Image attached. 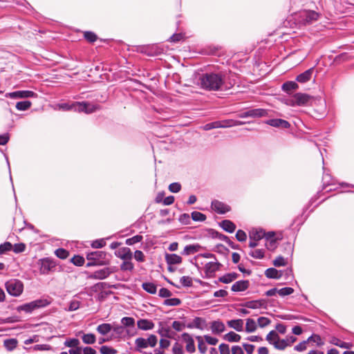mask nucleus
Listing matches in <instances>:
<instances>
[{
  "label": "nucleus",
  "instance_id": "obj_1",
  "mask_svg": "<svg viewBox=\"0 0 354 354\" xmlns=\"http://www.w3.org/2000/svg\"><path fill=\"white\" fill-rule=\"evenodd\" d=\"M191 80L200 88H222L225 83V75L222 71H194Z\"/></svg>",
  "mask_w": 354,
  "mask_h": 354
},
{
  "label": "nucleus",
  "instance_id": "obj_2",
  "mask_svg": "<svg viewBox=\"0 0 354 354\" xmlns=\"http://www.w3.org/2000/svg\"><path fill=\"white\" fill-rule=\"evenodd\" d=\"M320 14L313 10H301L291 13L284 23H287L291 28L292 22L295 28H301L302 26L312 24L317 21Z\"/></svg>",
  "mask_w": 354,
  "mask_h": 354
},
{
  "label": "nucleus",
  "instance_id": "obj_3",
  "mask_svg": "<svg viewBox=\"0 0 354 354\" xmlns=\"http://www.w3.org/2000/svg\"><path fill=\"white\" fill-rule=\"evenodd\" d=\"M165 47L164 44L159 45L157 44L139 46H138L137 51L149 57H156L166 53L167 50Z\"/></svg>",
  "mask_w": 354,
  "mask_h": 354
},
{
  "label": "nucleus",
  "instance_id": "obj_4",
  "mask_svg": "<svg viewBox=\"0 0 354 354\" xmlns=\"http://www.w3.org/2000/svg\"><path fill=\"white\" fill-rule=\"evenodd\" d=\"M107 254L103 251H95L87 254L86 258L90 262L86 265L87 267L92 266H104L109 263L106 258Z\"/></svg>",
  "mask_w": 354,
  "mask_h": 354
},
{
  "label": "nucleus",
  "instance_id": "obj_5",
  "mask_svg": "<svg viewBox=\"0 0 354 354\" xmlns=\"http://www.w3.org/2000/svg\"><path fill=\"white\" fill-rule=\"evenodd\" d=\"M158 343V338L155 335L151 334L148 338L138 337L135 340L136 350L142 352V350L149 346L155 347Z\"/></svg>",
  "mask_w": 354,
  "mask_h": 354
},
{
  "label": "nucleus",
  "instance_id": "obj_6",
  "mask_svg": "<svg viewBox=\"0 0 354 354\" xmlns=\"http://www.w3.org/2000/svg\"><path fill=\"white\" fill-rule=\"evenodd\" d=\"M6 288L10 295L17 297L23 292L24 286L19 280L12 279L6 282Z\"/></svg>",
  "mask_w": 354,
  "mask_h": 354
},
{
  "label": "nucleus",
  "instance_id": "obj_7",
  "mask_svg": "<svg viewBox=\"0 0 354 354\" xmlns=\"http://www.w3.org/2000/svg\"><path fill=\"white\" fill-rule=\"evenodd\" d=\"M49 304L50 302L47 299H37L20 306L18 309L26 313H31L37 308L47 306Z\"/></svg>",
  "mask_w": 354,
  "mask_h": 354
},
{
  "label": "nucleus",
  "instance_id": "obj_8",
  "mask_svg": "<svg viewBox=\"0 0 354 354\" xmlns=\"http://www.w3.org/2000/svg\"><path fill=\"white\" fill-rule=\"evenodd\" d=\"M115 271V267L104 268L91 274L89 277L94 279H104Z\"/></svg>",
  "mask_w": 354,
  "mask_h": 354
},
{
  "label": "nucleus",
  "instance_id": "obj_9",
  "mask_svg": "<svg viewBox=\"0 0 354 354\" xmlns=\"http://www.w3.org/2000/svg\"><path fill=\"white\" fill-rule=\"evenodd\" d=\"M315 66L310 67V68L297 75L295 78L297 83L305 84L309 82L313 77V73L315 72Z\"/></svg>",
  "mask_w": 354,
  "mask_h": 354
},
{
  "label": "nucleus",
  "instance_id": "obj_10",
  "mask_svg": "<svg viewBox=\"0 0 354 354\" xmlns=\"http://www.w3.org/2000/svg\"><path fill=\"white\" fill-rule=\"evenodd\" d=\"M75 107V110L78 111H84L86 113H91L98 109V106L91 104L87 102H78L77 104H73Z\"/></svg>",
  "mask_w": 354,
  "mask_h": 354
},
{
  "label": "nucleus",
  "instance_id": "obj_11",
  "mask_svg": "<svg viewBox=\"0 0 354 354\" xmlns=\"http://www.w3.org/2000/svg\"><path fill=\"white\" fill-rule=\"evenodd\" d=\"M36 96L35 93L29 90L17 91L6 94V97L11 98H28Z\"/></svg>",
  "mask_w": 354,
  "mask_h": 354
},
{
  "label": "nucleus",
  "instance_id": "obj_12",
  "mask_svg": "<svg viewBox=\"0 0 354 354\" xmlns=\"http://www.w3.org/2000/svg\"><path fill=\"white\" fill-rule=\"evenodd\" d=\"M55 267V263L49 259L41 260L40 272L41 274H46Z\"/></svg>",
  "mask_w": 354,
  "mask_h": 354
},
{
  "label": "nucleus",
  "instance_id": "obj_13",
  "mask_svg": "<svg viewBox=\"0 0 354 354\" xmlns=\"http://www.w3.org/2000/svg\"><path fill=\"white\" fill-rule=\"evenodd\" d=\"M212 208L218 214H225L230 210L229 205L216 200L212 202Z\"/></svg>",
  "mask_w": 354,
  "mask_h": 354
},
{
  "label": "nucleus",
  "instance_id": "obj_14",
  "mask_svg": "<svg viewBox=\"0 0 354 354\" xmlns=\"http://www.w3.org/2000/svg\"><path fill=\"white\" fill-rule=\"evenodd\" d=\"M182 338H183V341L187 344V345H186L187 351L189 353H191L195 352L196 348H195V345H194V341L193 338L192 337V336L187 333H184L182 335Z\"/></svg>",
  "mask_w": 354,
  "mask_h": 354
},
{
  "label": "nucleus",
  "instance_id": "obj_15",
  "mask_svg": "<svg viewBox=\"0 0 354 354\" xmlns=\"http://www.w3.org/2000/svg\"><path fill=\"white\" fill-rule=\"evenodd\" d=\"M250 282L248 280H241L235 282L231 287L233 292L245 291L249 288Z\"/></svg>",
  "mask_w": 354,
  "mask_h": 354
},
{
  "label": "nucleus",
  "instance_id": "obj_16",
  "mask_svg": "<svg viewBox=\"0 0 354 354\" xmlns=\"http://www.w3.org/2000/svg\"><path fill=\"white\" fill-rule=\"evenodd\" d=\"M266 123L272 127H279L283 129H288L290 127L289 122L282 119H271L267 120Z\"/></svg>",
  "mask_w": 354,
  "mask_h": 354
},
{
  "label": "nucleus",
  "instance_id": "obj_17",
  "mask_svg": "<svg viewBox=\"0 0 354 354\" xmlns=\"http://www.w3.org/2000/svg\"><path fill=\"white\" fill-rule=\"evenodd\" d=\"M115 255L124 260H131L133 254L131 250L129 248H122L115 252Z\"/></svg>",
  "mask_w": 354,
  "mask_h": 354
},
{
  "label": "nucleus",
  "instance_id": "obj_18",
  "mask_svg": "<svg viewBox=\"0 0 354 354\" xmlns=\"http://www.w3.org/2000/svg\"><path fill=\"white\" fill-rule=\"evenodd\" d=\"M138 328L142 330H149L154 328V323L147 319H140L137 322Z\"/></svg>",
  "mask_w": 354,
  "mask_h": 354
},
{
  "label": "nucleus",
  "instance_id": "obj_19",
  "mask_svg": "<svg viewBox=\"0 0 354 354\" xmlns=\"http://www.w3.org/2000/svg\"><path fill=\"white\" fill-rule=\"evenodd\" d=\"M310 100V96L306 93H298L293 97V100L297 105H305Z\"/></svg>",
  "mask_w": 354,
  "mask_h": 354
},
{
  "label": "nucleus",
  "instance_id": "obj_20",
  "mask_svg": "<svg viewBox=\"0 0 354 354\" xmlns=\"http://www.w3.org/2000/svg\"><path fill=\"white\" fill-rule=\"evenodd\" d=\"M266 304V302L263 299L253 300L245 302L243 304V306L251 309H257L261 307L265 306Z\"/></svg>",
  "mask_w": 354,
  "mask_h": 354
},
{
  "label": "nucleus",
  "instance_id": "obj_21",
  "mask_svg": "<svg viewBox=\"0 0 354 354\" xmlns=\"http://www.w3.org/2000/svg\"><path fill=\"white\" fill-rule=\"evenodd\" d=\"M211 330L214 334H219L225 330L224 324L221 321H214L210 325Z\"/></svg>",
  "mask_w": 354,
  "mask_h": 354
},
{
  "label": "nucleus",
  "instance_id": "obj_22",
  "mask_svg": "<svg viewBox=\"0 0 354 354\" xmlns=\"http://www.w3.org/2000/svg\"><path fill=\"white\" fill-rule=\"evenodd\" d=\"M229 327L236 331L241 332L243 330V321L241 319L230 320L227 322Z\"/></svg>",
  "mask_w": 354,
  "mask_h": 354
},
{
  "label": "nucleus",
  "instance_id": "obj_23",
  "mask_svg": "<svg viewBox=\"0 0 354 354\" xmlns=\"http://www.w3.org/2000/svg\"><path fill=\"white\" fill-rule=\"evenodd\" d=\"M83 38L90 44H94L99 39L97 35L92 30L84 31Z\"/></svg>",
  "mask_w": 354,
  "mask_h": 354
},
{
  "label": "nucleus",
  "instance_id": "obj_24",
  "mask_svg": "<svg viewBox=\"0 0 354 354\" xmlns=\"http://www.w3.org/2000/svg\"><path fill=\"white\" fill-rule=\"evenodd\" d=\"M165 260L169 265L179 264L182 262V258L176 254H167Z\"/></svg>",
  "mask_w": 354,
  "mask_h": 354
},
{
  "label": "nucleus",
  "instance_id": "obj_25",
  "mask_svg": "<svg viewBox=\"0 0 354 354\" xmlns=\"http://www.w3.org/2000/svg\"><path fill=\"white\" fill-rule=\"evenodd\" d=\"M221 266L218 262H209L205 266V271L207 274H212L219 269Z\"/></svg>",
  "mask_w": 354,
  "mask_h": 354
},
{
  "label": "nucleus",
  "instance_id": "obj_26",
  "mask_svg": "<svg viewBox=\"0 0 354 354\" xmlns=\"http://www.w3.org/2000/svg\"><path fill=\"white\" fill-rule=\"evenodd\" d=\"M265 275L270 279H279L282 277V272L275 268H270L265 271Z\"/></svg>",
  "mask_w": 354,
  "mask_h": 354
},
{
  "label": "nucleus",
  "instance_id": "obj_27",
  "mask_svg": "<svg viewBox=\"0 0 354 354\" xmlns=\"http://www.w3.org/2000/svg\"><path fill=\"white\" fill-rule=\"evenodd\" d=\"M201 246L198 244L186 245L182 252L183 255L193 254L200 250Z\"/></svg>",
  "mask_w": 354,
  "mask_h": 354
},
{
  "label": "nucleus",
  "instance_id": "obj_28",
  "mask_svg": "<svg viewBox=\"0 0 354 354\" xmlns=\"http://www.w3.org/2000/svg\"><path fill=\"white\" fill-rule=\"evenodd\" d=\"M239 274L236 272H231L224 274L219 278V281L224 283H229L236 280L239 277Z\"/></svg>",
  "mask_w": 354,
  "mask_h": 354
},
{
  "label": "nucleus",
  "instance_id": "obj_29",
  "mask_svg": "<svg viewBox=\"0 0 354 354\" xmlns=\"http://www.w3.org/2000/svg\"><path fill=\"white\" fill-rule=\"evenodd\" d=\"M185 38V32H174L167 39V41H169L171 43L177 44L183 40H184Z\"/></svg>",
  "mask_w": 354,
  "mask_h": 354
},
{
  "label": "nucleus",
  "instance_id": "obj_30",
  "mask_svg": "<svg viewBox=\"0 0 354 354\" xmlns=\"http://www.w3.org/2000/svg\"><path fill=\"white\" fill-rule=\"evenodd\" d=\"M221 227L226 232L232 233L236 229V225L230 220H224L221 223Z\"/></svg>",
  "mask_w": 354,
  "mask_h": 354
},
{
  "label": "nucleus",
  "instance_id": "obj_31",
  "mask_svg": "<svg viewBox=\"0 0 354 354\" xmlns=\"http://www.w3.org/2000/svg\"><path fill=\"white\" fill-rule=\"evenodd\" d=\"M225 340L230 342H239L241 340V336L239 334L235 333L233 331L225 334L223 336Z\"/></svg>",
  "mask_w": 354,
  "mask_h": 354
},
{
  "label": "nucleus",
  "instance_id": "obj_32",
  "mask_svg": "<svg viewBox=\"0 0 354 354\" xmlns=\"http://www.w3.org/2000/svg\"><path fill=\"white\" fill-rule=\"evenodd\" d=\"M251 118H261L268 115V111L263 109H250Z\"/></svg>",
  "mask_w": 354,
  "mask_h": 354
},
{
  "label": "nucleus",
  "instance_id": "obj_33",
  "mask_svg": "<svg viewBox=\"0 0 354 354\" xmlns=\"http://www.w3.org/2000/svg\"><path fill=\"white\" fill-rule=\"evenodd\" d=\"M17 344L18 341L15 338L8 339L3 342L4 346L10 351L14 350L17 347Z\"/></svg>",
  "mask_w": 354,
  "mask_h": 354
},
{
  "label": "nucleus",
  "instance_id": "obj_34",
  "mask_svg": "<svg viewBox=\"0 0 354 354\" xmlns=\"http://www.w3.org/2000/svg\"><path fill=\"white\" fill-rule=\"evenodd\" d=\"M265 232L261 230H254L250 233V239L254 241H259L263 238Z\"/></svg>",
  "mask_w": 354,
  "mask_h": 354
},
{
  "label": "nucleus",
  "instance_id": "obj_35",
  "mask_svg": "<svg viewBox=\"0 0 354 354\" xmlns=\"http://www.w3.org/2000/svg\"><path fill=\"white\" fill-rule=\"evenodd\" d=\"M257 325L256 322L251 318L246 319L245 331L247 333H252L257 330Z\"/></svg>",
  "mask_w": 354,
  "mask_h": 354
},
{
  "label": "nucleus",
  "instance_id": "obj_36",
  "mask_svg": "<svg viewBox=\"0 0 354 354\" xmlns=\"http://www.w3.org/2000/svg\"><path fill=\"white\" fill-rule=\"evenodd\" d=\"M222 122H222L221 128H227V127H231L233 126H239V125H243L245 123V122L233 120H225Z\"/></svg>",
  "mask_w": 354,
  "mask_h": 354
},
{
  "label": "nucleus",
  "instance_id": "obj_37",
  "mask_svg": "<svg viewBox=\"0 0 354 354\" xmlns=\"http://www.w3.org/2000/svg\"><path fill=\"white\" fill-rule=\"evenodd\" d=\"M112 329V326L109 324H102L97 327V330L101 335L108 334Z\"/></svg>",
  "mask_w": 354,
  "mask_h": 354
},
{
  "label": "nucleus",
  "instance_id": "obj_38",
  "mask_svg": "<svg viewBox=\"0 0 354 354\" xmlns=\"http://www.w3.org/2000/svg\"><path fill=\"white\" fill-rule=\"evenodd\" d=\"M82 341L86 344H93L95 342V335L93 333L84 334L82 337Z\"/></svg>",
  "mask_w": 354,
  "mask_h": 354
},
{
  "label": "nucleus",
  "instance_id": "obj_39",
  "mask_svg": "<svg viewBox=\"0 0 354 354\" xmlns=\"http://www.w3.org/2000/svg\"><path fill=\"white\" fill-rule=\"evenodd\" d=\"M280 88H299V85L296 79L295 80H288L281 85Z\"/></svg>",
  "mask_w": 354,
  "mask_h": 354
},
{
  "label": "nucleus",
  "instance_id": "obj_40",
  "mask_svg": "<svg viewBox=\"0 0 354 354\" xmlns=\"http://www.w3.org/2000/svg\"><path fill=\"white\" fill-rule=\"evenodd\" d=\"M142 286L145 291L150 294H155L156 292V286L153 283L145 282L142 283Z\"/></svg>",
  "mask_w": 354,
  "mask_h": 354
},
{
  "label": "nucleus",
  "instance_id": "obj_41",
  "mask_svg": "<svg viewBox=\"0 0 354 354\" xmlns=\"http://www.w3.org/2000/svg\"><path fill=\"white\" fill-rule=\"evenodd\" d=\"M222 122L221 121H215L211 123L206 124L201 128L205 131H209L212 129H217V128H221L222 127Z\"/></svg>",
  "mask_w": 354,
  "mask_h": 354
},
{
  "label": "nucleus",
  "instance_id": "obj_42",
  "mask_svg": "<svg viewBox=\"0 0 354 354\" xmlns=\"http://www.w3.org/2000/svg\"><path fill=\"white\" fill-rule=\"evenodd\" d=\"M205 321L204 319L201 317H196L193 321V326L198 328V329H203L205 325ZM189 327H192V325H189Z\"/></svg>",
  "mask_w": 354,
  "mask_h": 354
},
{
  "label": "nucleus",
  "instance_id": "obj_43",
  "mask_svg": "<svg viewBox=\"0 0 354 354\" xmlns=\"http://www.w3.org/2000/svg\"><path fill=\"white\" fill-rule=\"evenodd\" d=\"M30 106L31 102L28 100L19 102L16 104V108L19 111L28 110L30 107Z\"/></svg>",
  "mask_w": 354,
  "mask_h": 354
},
{
  "label": "nucleus",
  "instance_id": "obj_44",
  "mask_svg": "<svg viewBox=\"0 0 354 354\" xmlns=\"http://www.w3.org/2000/svg\"><path fill=\"white\" fill-rule=\"evenodd\" d=\"M80 344V340L76 338L68 339L66 340L64 342V345L66 346L70 347L71 348L78 347Z\"/></svg>",
  "mask_w": 354,
  "mask_h": 354
},
{
  "label": "nucleus",
  "instance_id": "obj_45",
  "mask_svg": "<svg viewBox=\"0 0 354 354\" xmlns=\"http://www.w3.org/2000/svg\"><path fill=\"white\" fill-rule=\"evenodd\" d=\"M274 346L279 350H284L288 346V343L285 339H279L273 342Z\"/></svg>",
  "mask_w": 354,
  "mask_h": 354
},
{
  "label": "nucleus",
  "instance_id": "obj_46",
  "mask_svg": "<svg viewBox=\"0 0 354 354\" xmlns=\"http://www.w3.org/2000/svg\"><path fill=\"white\" fill-rule=\"evenodd\" d=\"M279 337L277 333L274 330L270 331L266 336V340L270 343L272 344L274 341L279 340Z\"/></svg>",
  "mask_w": 354,
  "mask_h": 354
},
{
  "label": "nucleus",
  "instance_id": "obj_47",
  "mask_svg": "<svg viewBox=\"0 0 354 354\" xmlns=\"http://www.w3.org/2000/svg\"><path fill=\"white\" fill-rule=\"evenodd\" d=\"M55 255L62 259H65L68 257L69 252L63 248H59L55 251Z\"/></svg>",
  "mask_w": 354,
  "mask_h": 354
},
{
  "label": "nucleus",
  "instance_id": "obj_48",
  "mask_svg": "<svg viewBox=\"0 0 354 354\" xmlns=\"http://www.w3.org/2000/svg\"><path fill=\"white\" fill-rule=\"evenodd\" d=\"M133 264L131 262V260H126L120 266V269L123 271H131L133 270Z\"/></svg>",
  "mask_w": 354,
  "mask_h": 354
},
{
  "label": "nucleus",
  "instance_id": "obj_49",
  "mask_svg": "<svg viewBox=\"0 0 354 354\" xmlns=\"http://www.w3.org/2000/svg\"><path fill=\"white\" fill-rule=\"evenodd\" d=\"M181 304V301L178 298L167 299L164 301L166 306H177Z\"/></svg>",
  "mask_w": 354,
  "mask_h": 354
},
{
  "label": "nucleus",
  "instance_id": "obj_50",
  "mask_svg": "<svg viewBox=\"0 0 354 354\" xmlns=\"http://www.w3.org/2000/svg\"><path fill=\"white\" fill-rule=\"evenodd\" d=\"M121 323L127 327L134 326L135 320L133 317H124L121 319Z\"/></svg>",
  "mask_w": 354,
  "mask_h": 354
},
{
  "label": "nucleus",
  "instance_id": "obj_51",
  "mask_svg": "<svg viewBox=\"0 0 354 354\" xmlns=\"http://www.w3.org/2000/svg\"><path fill=\"white\" fill-rule=\"evenodd\" d=\"M192 218L195 221H204L206 219V216L199 212H193Z\"/></svg>",
  "mask_w": 354,
  "mask_h": 354
},
{
  "label": "nucleus",
  "instance_id": "obj_52",
  "mask_svg": "<svg viewBox=\"0 0 354 354\" xmlns=\"http://www.w3.org/2000/svg\"><path fill=\"white\" fill-rule=\"evenodd\" d=\"M142 240V236L140 235H136L131 238L126 240V244L128 245H132L135 243H139Z\"/></svg>",
  "mask_w": 354,
  "mask_h": 354
},
{
  "label": "nucleus",
  "instance_id": "obj_53",
  "mask_svg": "<svg viewBox=\"0 0 354 354\" xmlns=\"http://www.w3.org/2000/svg\"><path fill=\"white\" fill-rule=\"evenodd\" d=\"M249 254L254 259H262L264 257V252L263 250L257 249L251 250Z\"/></svg>",
  "mask_w": 354,
  "mask_h": 354
},
{
  "label": "nucleus",
  "instance_id": "obj_54",
  "mask_svg": "<svg viewBox=\"0 0 354 354\" xmlns=\"http://www.w3.org/2000/svg\"><path fill=\"white\" fill-rule=\"evenodd\" d=\"M293 292L294 289L290 287H286L278 290V294L281 297L290 295L293 293Z\"/></svg>",
  "mask_w": 354,
  "mask_h": 354
},
{
  "label": "nucleus",
  "instance_id": "obj_55",
  "mask_svg": "<svg viewBox=\"0 0 354 354\" xmlns=\"http://www.w3.org/2000/svg\"><path fill=\"white\" fill-rule=\"evenodd\" d=\"M308 342H313L317 344V346H322L324 344L322 338L318 335H313L307 339Z\"/></svg>",
  "mask_w": 354,
  "mask_h": 354
},
{
  "label": "nucleus",
  "instance_id": "obj_56",
  "mask_svg": "<svg viewBox=\"0 0 354 354\" xmlns=\"http://www.w3.org/2000/svg\"><path fill=\"white\" fill-rule=\"evenodd\" d=\"M270 322H271L270 319H268V317H260L257 319L258 325L261 328L267 326L268 325H269L270 324Z\"/></svg>",
  "mask_w": 354,
  "mask_h": 354
},
{
  "label": "nucleus",
  "instance_id": "obj_57",
  "mask_svg": "<svg viewBox=\"0 0 354 354\" xmlns=\"http://www.w3.org/2000/svg\"><path fill=\"white\" fill-rule=\"evenodd\" d=\"M180 283L185 287H190L192 286V279L190 277L184 276L180 279Z\"/></svg>",
  "mask_w": 354,
  "mask_h": 354
},
{
  "label": "nucleus",
  "instance_id": "obj_58",
  "mask_svg": "<svg viewBox=\"0 0 354 354\" xmlns=\"http://www.w3.org/2000/svg\"><path fill=\"white\" fill-rule=\"evenodd\" d=\"M100 351L102 354H115L117 353L115 349L107 346H102Z\"/></svg>",
  "mask_w": 354,
  "mask_h": 354
},
{
  "label": "nucleus",
  "instance_id": "obj_59",
  "mask_svg": "<svg viewBox=\"0 0 354 354\" xmlns=\"http://www.w3.org/2000/svg\"><path fill=\"white\" fill-rule=\"evenodd\" d=\"M71 262L75 266H81L84 263V259L80 256H74L71 259Z\"/></svg>",
  "mask_w": 354,
  "mask_h": 354
},
{
  "label": "nucleus",
  "instance_id": "obj_60",
  "mask_svg": "<svg viewBox=\"0 0 354 354\" xmlns=\"http://www.w3.org/2000/svg\"><path fill=\"white\" fill-rule=\"evenodd\" d=\"M181 189V185L178 183H173L169 185V190L172 193H178Z\"/></svg>",
  "mask_w": 354,
  "mask_h": 354
},
{
  "label": "nucleus",
  "instance_id": "obj_61",
  "mask_svg": "<svg viewBox=\"0 0 354 354\" xmlns=\"http://www.w3.org/2000/svg\"><path fill=\"white\" fill-rule=\"evenodd\" d=\"M236 238L239 241L243 242L247 239L245 232L241 230H239L236 233Z\"/></svg>",
  "mask_w": 354,
  "mask_h": 354
},
{
  "label": "nucleus",
  "instance_id": "obj_62",
  "mask_svg": "<svg viewBox=\"0 0 354 354\" xmlns=\"http://www.w3.org/2000/svg\"><path fill=\"white\" fill-rule=\"evenodd\" d=\"M273 264L276 267H280L286 264V260L282 257H278L273 261Z\"/></svg>",
  "mask_w": 354,
  "mask_h": 354
},
{
  "label": "nucleus",
  "instance_id": "obj_63",
  "mask_svg": "<svg viewBox=\"0 0 354 354\" xmlns=\"http://www.w3.org/2000/svg\"><path fill=\"white\" fill-rule=\"evenodd\" d=\"M218 348L221 354H230V349L228 344H221L219 345Z\"/></svg>",
  "mask_w": 354,
  "mask_h": 354
},
{
  "label": "nucleus",
  "instance_id": "obj_64",
  "mask_svg": "<svg viewBox=\"0 0 354 354\" xmlns=\"http://www.w3.org/2000/svg\"><path fill=\"white\" fill-rule=\"evenodd\" d=\"M172 351L174 354H183V346L178 342L174 344Z\"/></svg>",
  "mask_w": 354,
  "mask_h": 354
}]
</instances>
